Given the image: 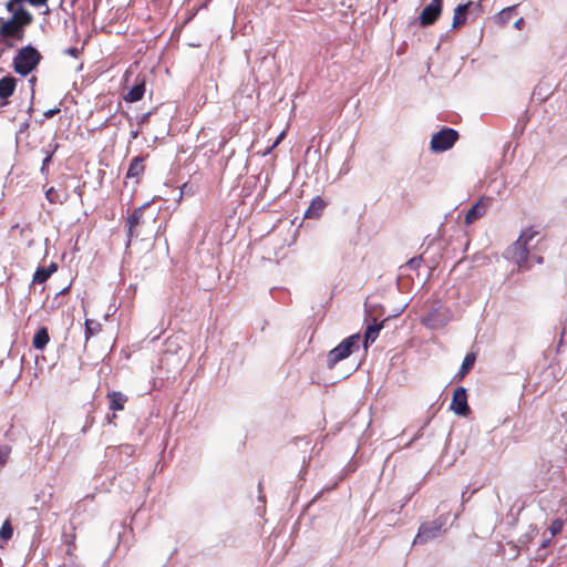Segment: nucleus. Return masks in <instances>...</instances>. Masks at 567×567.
Here are the masks:
<instances>
[{
    "label": "nucleus",
    "mask_w": 567,
    "mask_h": 567,
    "mask_svg": "<svg viewBox=\"0 0 567 567\" xmlns=\"http://www.w3.org/2000/svg\"><path fill=\"white\" fill-rule=\"evenodd\" d=\"M33 21V16L23 8H19L8 20L0 18V40L8 48H12L11 40L22 41L24 29Z\"/></svg>",
    "instance_id": "f257e3e1"
},
{
    "label": "nucleus",
    "mask_w": 567,
    "mask_h": 567,
    "mask_svg": "<svg viewBox=\"0 0 567 567\" xmlns=\"http://www.w3.org/2000/svg\"><path fill=\"white\" fill-rule=\"evenodd\" d=\"M538 235L533 227L522 230L518 239L507 249V257L514 260L518 267H528V254L533 247L532 241Z\"/></svg>",
    "instance_id": "f03ea898"
},
{
    "label": "nucleus",
    "mask_w": 567,
    "mask_h": 567,
    "mask_svg": "<svg viewBox=\"0 0 567 567\" xmlns=\"http://www.w3.org/2000/svg\"><path fill=\"white\" fill-rule=\"evenodd\" d=\"M146 206L147 205L137 207L127 218L126 225L128 243L133 238L151 235L154 230L155 217L145 215Z\"/></svg>",
    "instance_id": "7ed1b4c3"
},
{
    "label": "nucleus",
    "mask_w": 567,
    "mask_h": 567,
    "mask_svg": "<svg viewBox=\"0 0 567 567\" xmlns=\"http://www.w3.org/2000/svg\"><path fill=\"white\" fill-rule=\"evenodd\" d=\"M42 56L32 45H27L18 51L13 58L14 71L20 75H28L40 63Z\"/></svg>",
    "instance_id": "20e7f679"
},
{
    "label": "nucleus",
    "mask_w": 567,
    "mask_h": 567,
    "mask_svg": "<svg viewBox=\"0 0 567 567\" xmlns=\"http://www.w3.org/2000/svg\"><path fill=\"white\" fill-rule=\"evenodd\" d=\"M359 341L360 336L358 333L344 339L328 353L327 367L333 369L339 361L347 359L352 353L353 349H358Z\"/></svg>",
    "instance_id": "39448f33"
},
{
    "label": "nucleus",
    "mask_w": 567,
    "mask_h": 567,
    "mask_svg": "<svg viewBox=\"0 0 567 567\" xmlns=\"http://www.w3.org/2000/svg\"><path fill=\"white\" fill-rule=\"evenodd\" d=\"M458 138V133L453 128H443L432 135L431 150L433 152H445L450 150Z\"/></svg>",
    "instance_id": "423d86ee"
},
{
    "label": "nucleus",
    "mask_w": 567,
    "mask_h": 567,
    "mask_svg": "<svg viewBox=\"0 0 567 567\" xmlns=\"http://www.w3.org/2000/svg\"><path fill=\"white\" fill-rule=\"evenodd\" d=\"M444 524L445 520L441 517L435 520L424 523L419 528V533L414 538L413 544L415 545L426 543L430 539L437 537L441 534Z\"/></svg>",
    "instance_id": "0eeeda50"
},
{
    "label": "nucleus",
    "mask_w": 567,
    "mask_h": 567,
    "mask_svg": "<svg viewBox=\"0 0 567 567\" xmlns=\"http://www.w3.org/2000/svg\"><path fill=\"white\" fill-rule=\"evenodd\" d=\"M443 0H432L421 12L419 20L422 27L433 24L441 16Z\"/></svg>",
    "instance_id": "6e6552de"
},
{
    "label": "nucleus",
    "mask_w": 567,
    "mask_h": 567,
    "mask_svg": "<svg viewBox=\"0 0 567 567\" xmlns=\"http://www.w3.org/2000/svg\"><path fill=\"white\" fill-rule=\"evenodd\" d=\"M451 410L458 415H467L470 406L467 404L466 390L462 386L455 389L451 401Z\"/></svg>",
    "instance_id": "1a4fd4ad"
},
{
    "label": "nucleus",
    "mask_w": 567,
    "mask_h": 567,
    "mask_svg": "<svg viewBox=\"0 0 567 567\" xmlns=\"http://www.w3.org/2000/svg\"><path fill=\"white\" fill-rule=\"evenodd\" d=\"M477 8L478 4L473 1H467L466 3L458 4L454 10L452 28L456 29L465 24L467 19V12Z\"/></svg>",
    "instance_id": "9d476101"
},
{
    "label": "nucleus",
    "mask_w": 567,
    "mask_h": 567,
    "mask_svg": "<svg viewBox=\"0 0 567 567\" xmlns=\"http://www.w3.org/2000/svg\"><path fill=\"white\" fill-rule=\"evenodd\" d=\"M488 205V198L480 199L465 215V223L470 225L481 218L486 213Z\"/></svg>",
    "instance_id": "9b49d317"
},
{
    "label": "nucleus",
    "mask_w": 567,
    "mask_h": 567,
    "mask_svg": "<svg viewBox=\"0 0 567 567\" xmlns=\"http://www.w3.org/2000/svg\"><path fill=\"white\" fill-rule=\"evenodd\" d=\"M144 171H145L144 157L136 156L130 163V166H128V169L126 173V177L138 179L144 174Z\"/></svg>",
    "instance_id": "f8f14e48"
},
{
    "label": "nucleus",
    "mask_w": 567,
    "mask_h": 567,
    "mask_svg": "<svg viewBox=\"0 0 567 567\" xmlns=\"http://www.w3.org/2000/svg\"><path fill=\"white\" fill-rule=\"evenodd\" d=\"M144 93H145V80L137 79L136 83L125 95V101L131 102V103L137 102L143 97Z\"/></svg>",
    "instance_id": "ddd939ff"
},
{
    "label": "nucleus",
    "mask_w": 567,
    "mask_h": 567,
    "mask_svg": "<svg viewBox=\"0 0 567 567\" xmlns=\"http://www.w3.org/2000/svg\"><path fill=\"white\" fill-rule=\"evenodd\" d=\"M17 80L12 76H4L0 79V99L10 97L16 90Z\"/></svg>",
    "instance_id": "4468645a"
},
{
    "label": "nucleus",
    "mask_w": 567,
    "mask_h": 567,
    "mask_svg": "<svg viewBox=\"0 0 567 567\" xmlns=\"http://www.w3.org/2000/svg\"><path fill=\"white\" fill-rule=\"evenodd\" d=\"M107 398L110 401V409L113 411H122L127 402V396L118 391L109 392Z\"/></svg>",
    "instance_id": "2eb2a0df"
},
{
    "label": "nucleus",
    "mask_w": 567,
    "mask_h": 567,
    "mask_svg": "<svg viewBox=\"0 0 567 567\" xmlns=\"http://www.w3.org/2000/svg\"><path fill=\"white\" fill-rule=\"evenodd\" d=\"M326 207V203L320 197H316L305 213L306 218H318Z\"/></svg>",
    "instance_id": "dca6fc26"
},
{
    "label": "nucleus",
    "mask_w": 567,
    "mask_h": 567,
    "mask_svg": "<svg viewBox=\"0 0 567 567\" xmlns=\"http://www.w3.org/2000/svg\"><path fill=\"white\" fill-rule=\"evenodd\" d=\"M49 340L48 330L45 328H41L34 334L32 344L35 349L42 350L48 344Z\"/></svg>",
    "instance_id": "f3484780"
},
{
    "label": "nucleus",
    "mask_w": 567,
    "mask_h": 567,
    "mask_svg": "<svg viewBox=\"0 0 567 567\" xmlns=\"http://www.w3.org/2000/svg\"><path fill=\"white\" fill-rule=\"evenodd\" d=\"M381 328L382 324L378 323L368 326L364 333V348H367L369 343H372L378 338Z\"/></svg>",
    "instance_id": "a211bd4d"
},
{
    "label": "nucleus",
    "mask_w": 567,
    "mask_h": 567,
    "mask_svg": "<svg viewBox=\"0 0 567 567\" xmlns=\"http://www.w3.org/2000/svg\"><path fill=\"white\" fill-rule=\"evenodd\" d=\"M475 360H476V355L473 352H470L465 355L463 363L461 365V369H460V374L462 378L470 371V369H472V367L475 363Z\"/></svg>",
    "instance_id": "6ab92c4d"
},
{
    "label": "nucleus",
    "mask_w": 567,
    "mask_h": 567,
    "mask_svg": "<svg viewBox=\"0 0 567 567\" xmlns=\"http://www.w3.org/2000/svg\"><path fill=\"white\" fill-rule=\"evenodd\" d=\"M51 275H52V270H47L44 267H40L34 272L32 281L34 284H42V282L47 281Z\"/></svg>",
    "instance_id": "aec40b11"
},
{
    "label": "nucleus",
    "mask_w": 567,
    "mask_h": 567,
    "mask_svg": "<svg viewBox=\"0 0 567 567\" xmlns=\"http://www.w3.org/2000/svg\"><path fill=\"white\" fill-rule=\"evenodd\" d=\"M13 535V528L10 524V520L7 519L4 520V523L2 524L1 528H0V538L3 539V540H9Z\"/></svg>",
    "instance_id": "412c9836"
},
{
    "label": "nucleus",
    "mask_w": 567,
    "mask_h": 567,
    "mask_svg": "<svg viewBox=\"0 0 567 567\" xmlns=\"http://www.w3.org/2000/svg\"><path fill=\"white\" fill-rule=\"evenodd\" d=\"M563 527L564 522L561 519L556 518L555 520H553L549 527L550 536L554 537L557 534H559L563 530Z\"/></svg>",
    "instance_id": "4be33fe9"
},
{
    "label": "nucleus",
    "mask_w": 567,
    "mask_h": 567,
    "mask_svg": "<svg viewBox=\"0 0 567 567\" xmlns=\"http://www.w3.org/2000/svg\"><path fill=\"white\" fill-rule=\"evenodd\" d=\"M100 324L95 323L93 320H86L85 321V334L86 338H90L91 336L95 334L99 330Z\"/></svg>",
    "instance_id": "5701e85b"
},
{
    "label": "nucleus",
    "mask_w": 567,
    "mask_h": 567,
    "mask_svg": "<svg viewBox=\"0 0 567 567\" xmlns=\"http://www.w3.org/2000/svg\"><path fill=\"white\" fill-rule=\"evenodd\" d=\"M11 447L9 445H1L0 446V466H3L10 456Z\"/></svg>",
    "instance_id": "b1692460"
},
{
    "label": "nucleus",
    "mask_w": 567,
    "mask_h": 567,
    "mask_svg": "<svg viewBox=\"0 0 567 567\" xmlns=\"http://www.w3.org/2000/svg\"><path fill=\"white\" fill-rule=\"evenodd\" d=\"M426 323L431 328H439V327H443L445 324V321L436 322L434 319V315L430 313L429 317L426 318Z\"/></svg>",
    "instance_id": "393cba45"
},
{
    "label": "nucleus",
    "mask_w": 567,
    "mask_h": 567,
    "mask_svg": "<svg viewBox=\"0 0 567 567\" xmlns=\"http://www.w3.org/2000/svg\"><path fill=\"white\" fill-rule=\"evenodd\" d=\"M421 261H422V257H414V258H411L408 262H406V266L411 269H417L421 265Z\"/></svg>",
    "instance_id": "a878e982"
},
{
    "label": "nucleus",
    "mask_w": 567,
    "mask_h": 567,
    "mask_svg": "<svg viewBox=\"0 0 567 567\" xmlns=\"http://www.w3.org/2000/svg\"><path fill=\"white\" fill-rule=\"evenodd\" d=\"M64 52L73 58H78L80 54V50L75 47L68 48Z\"/></svg>",
    "instance_id": "bb28decb"
},
{
    "label": "nucleus",
    "mask_w": 567,
    "mask_h": 567,
    "mask_svg": "<svg viewBox=\"0 0 567 567\" xmlns=\"http://www.w3.org/2000/svg\"><path fill=\"white\" fill-rule=\"evenodd\" d=\"M20 1H21V0H10V1L6 4L7 10L13 13L14 11H17V10H18V9H16V8H14V7H16V4H17L18 2H20Z\"/></svg>",
    "instance_id": "cd10ccee"
},
{
    "label": "nucleus",
    "mask_w": 567,
    "mask_h": 567,
    "mask_svg": "<svg viewBox=\"0 0 567 567\" xmlns=\"http://www.w3.org/2000/svg\"><path fill=\"white\" fill-rule=\"evenodd\" d=\"M285 134H286L285 132H281V133L278 135V137L276 138V141L274 142V144L271 145V147L268 150V153H269L271 150H274L275 147H277V146L280 144V142H281V141L284 140V137H285Z\"/></svg>",
    "instance_id": "c85d7f7f"
},
{
    "label": "nucleus",
    "mask_w": 567,
    "mask_h": 567,
    "mask_svg": "<svg viewBox=\"0 0 567 567\" xmlns=\"http://www.w3.org/2000/svg\"><path fill=\"white\" fill-rule=\"evenodd\" d=\"M60 112V109H51V110H48L44 112V116L47 118H51L53 117L55 114H58Z\"/></svg>",
    "instance_id": "c756f323"
},
{
    "label": "nucleus",
    "mask_w": 567,
    "mask_h": 567,
    "mask_svg": "<svg viewBox=\"0 0 567 567\" xmlns=\"http://www.w3.org/2000/svg\"><path fill=\"white\" fill-rule=\"evenodd\" d=\"M51 158H52V154H48L45 156V158L43 159V163H42V167H41V171L44 172L48 164L51 162Z\"/></svg>",
    "instance_id": "7c9ffc66"
},
{
    "label": "nucleus",
    "mask_w": 567,
    "mask_h": 567,
    "mask_svg": "<svg viewBox=\"0 0 567 567\" xmlns=\"http://www.w3.org/2000/svg\"><path fill=\"white\" fill-rule=\"evenodd\" d=\"M551 538H553L551 536H549V537H547V538H544V539H543V542H542L540 547H542V548H547V547H549V546H550V544H551Z\"/></svg>",
    "instance_id": "2f4dec72"
},
{
    "label": "nucleus",
    "mask_w": 567,
    "mask_h": 567,
    "mask_svg": "<svg viewBox=\"0 0 567 567\" xmlns=\"http://www.w3.org/2000/svg\"><path fill=\"white\" fill-rule=\"evenodd\" d=\"M47 270H52V274L56 270V265L55 264H51L48 268H45Z\"/></svg>",
    "instance_id": "473e14b6"
},
{
    "label": "nucleus",
    "mask_w": 567,
    "mask_h": 567,
    "mask_svg": "<svg viewBox=\"0 0 567 567\" xmlns=\"http://www.w3.org/2000/svg\"><path fill=\"white\" fill-rule=\"evenodd\" d=\"M523 23H524V21H523V19L520 18V19H518V20L515 22V27L519 29V28H520V25H522Z\"/></svg>",
    "instance_id": "72a5a7b5"
},
{
    "label": "nucleus",
    "mask_w": 567,
    "mask_h": 567,
    "mask_svg": "<svg viewBox=\"0 0 567 567\" xmlns=\"http://www.w3.org/2000/svg\"><path fill=\"white\" fill-rule=\"evenodd\" d=\"M50 196H52V189H49L47 193V197L49 198V200H52Z\"/></svg>",
    "instance_id": "f704fd0d"
}]
</instances>
